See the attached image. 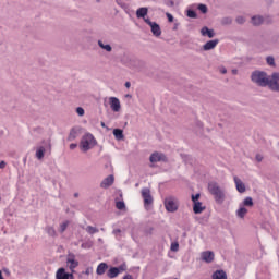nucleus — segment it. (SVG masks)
<instances>
[{"instance_id":"obj_1","label":"nucleus","mask_w":279,"mask_h":279,"mask_svg":"<svg viewBox=\"0 0 279 279\" xmlns=\"http://www.w3.org/2000/svg\"><path fill=\"white\" fill-rule=\"evenodd\" d=\"M95 145H97V140H95V136H93V134H90V133H86L81 138L80 149H81V151L86 154V151H90V149H93V147H95Z\"/></svg>"},{"instance_id":"obj_2","label":"nucleus","mask_w":279,"mask_h":279,"mask_svg":"<svg viewBox=\"0 0 279 279\" xmlns=\"http://www.w3.org/2000/svg\"><path fill=\"white\" fill-rule=\"evenodd\" d=\"M208 191L211 193V195H214V199L217 204H223V202H226V194L217 182H210L208 184Z\"/></svg>"},{"instance_id":"obj_3","label":"nucleus","mask_w":279,"mask_h":279,"mask_svg":"<svg viewBox=\"0 0 279 279\" xmlns=\"http://www.w3.org/2000/svg\"><path fill=\"white\" fill-rule=\"evenodd\" d=\"M252 82L257 84V86H269L270 76H267V73L255 71L252 73Z\"/></svg>"},{"instance_id":"obj_4","label":"nucleus","mask_w":279,"mask_h":279,"mask_svg":"<svg viewBox=\"0 0 279 279\" xmlns=\"http://www.w3.org/2000/svg\"><path fill=\"white\" fill-rule=\"evenodd\" d=\"M47 151H51V144H49L48 142H43L41 145H38L36 147L35 157L37 158V160H43Z\"/></svg>"},{"instance_id":"obj_5","label":"nucleus","mask_w":279,"mask_h":279,"mask_svg":"<svg viewBox=\"0 0 279 279\" xmlns=\"http://www.w3.org/2000/svg\"><path fill=\"white\" fill-rule=\"evenodd\" d=\"M165 208L168 213H175L179 208L178 198L173 196H168L165 202Z\"/></svg>"},{"instance_id":"obj_6","label":"nucleus","mask_w":279,"mask_h":279,"mask_svg":"<svg viewBox=\"0 0 279 279\" xmlns=\"http://www.w3.org/2000/svg\"><path fill=\"white\" fill-rule=\"evenodd\" d=\"M66 265L71 271V274H75V269L80 266V262L75 259V255L69 254L66 258Z\"/></svg>"},{"instance_id":"obj_7","label":"nucleus","mask_w":279,"mask_h":279,"mask_svg":"<svg viewBox=\"0 0 279 279\" xmlns=\"http://www.w3.org/2000/svg\"><path fill=\"white\" fill-rule=\"evenodd\" d=\"M270 90L279 93V73H272L268 83Z\"/></svg>"},{"instance_id":"obj_8","label":"nucleus","mask_w":279,"mask_h":279,"mask_svg":"<svg viewBox=\"0 0 279 279\" xmlns=\"http://www.w3.org/2000/svg\"><path fill=\"white\" fill-rule=\"evenodd\" d=\"M142 197L144 199L145 208H147V206L154 204V197H151V191H149V189H147V187L142 189Z\"/></svg>"},{"instance_id":"obj_9","label":"nucleus","mask_w":279,"mask_h":279,"mask_svg":"<svg viewBox=\"0 0 279 279\" xmlns=\"http://www.w3.org/2000/svg\"><path fill=\"white\" fill-rule=\"evenodd\" d=\"M145 23L147 25H149V27L151 28V33L155 35V36H160L162 34V31L160 29V25H158V23L156 22H151V20L149 19H146L145 20Z\"/></svg>"},{"instance_id":"obj_10","label":"nucleus","mask_w":279,"mask_h":279,"mask_svg":"<svg viewBox=\"0 0 279 279\" xmlns=\"http://www.w3.org/2000/svg\"><path fill=\"white\" fill-rule=\"evenodd\" d=\"M109 106H110L112 112H121V100H119V98L110 97Z\"/></svg>"},{"instance_id":"obj_11","label":"nucleus","mask_w":279,"mask_h":279,"mask_svg":"<svg viewBox=\"0 0 279 279\" xmlns=\"http://www.w3.org/2000/svg\"><path fill=\"white\" fill-rule=\"evenodd\" d=\"M56 279H75L73 272H66V269L59 268L56 272Z\"/></svg>"},{"instance_id":"obj_12","label":"nucleus","mask_w":279,"mask_h":279,"mask_svg":"<svg viewBox=\"0 0 279 279\" xmlns=\"http://www.w3.org/2000/svg\"><path fill=\"white\" fill-rule=\"evenodd\" d=\"M201 260L203 263L210 264L213 260H215V253L213 251H204L201 253Z\"/></svg>"},{"instance_id":"obj_13","label":"nucleus","mask_w":279,"mask_h":279,"mask_svg":"<svg viewBox=\"0 0 279 279\" xmlns=\"http://www.w3.org/2000/svg\"><path fill=\"white\" fill-rule=\"evenodd\" d=\"M150 162H165L167 160V157L162 153H154L150 155L149 158Z\"/></svg>"},{"instance_id":"obj_14","label":"nucleus","mask_w":279,"mask_h":279,"mask_svg":"<svg viewBox=\"0 0 279 279\" xmlns=\"http://www.w3.org/2000/svg\"><path fill=\"white\" fill-rule=\"evenodd\" d=\"M147 14H149V9H147V7H142V8L136 10L137 19H143L144 22H145V20L149 19V17H146Z\"/></svg>"},{"instance_id":"obj_15","label":"nucleus","mask_w":279,"mask_h":279,"mask_svg":"<svg viewBox=\"0 0 279 279\" xmlns=\"http://www.w3.org/2000/svg\"><path fill=\"white\" fill-rule=\"evenodd\" d=\"M233 181L238 193H245V183L239 177H234Z\"/></svg>"},{"instance_id":"obj_16","label":"nucleus","mask_w":279,"mask_h":279,"mask_svg":"<svg viewBox=\"0 0 279 279\" xmlns=\"http://www.w3.org/2000/svg\"><path fill=\"white\" fill-rule=\"evenodd\" d=\"M217 45H219V39H213V40L207 41L203 46V49H204V51H210V50L215 49V47H217Z\"/></svg>"},{"instance_id":"obj_17","label":"nucleus","mask_w":279,"mask_h":279,"mask_svg":"<svg viewBox=\"0 0 279 279\" xmlns=\"http://www.w3.org/2000/svg\"><path fill=\"white\" fill-rule=\"evenodd\" d=\"M112 184H114V175L110 174L100 183V186L101 189H108L109 186H112Z\"/></svg>"},{"instance_id":"obj_18","label":"nucleus","mask_w":279,"mask_h":279,"mask_svg":"<svg viewBox=\"0 0 279 279\" xmlns=\"http://www.w3.org/2000/svg\"><path fill=\"white\" fill-rule=\"evenodd\" d=\"M193 210H194L195 215H201V213H204V210H206V206H204V204H202V202H196L193 205Z\"/></svg>"},{"instance_id":"obj_19","label":"nucleus","mask_w":279,"mask_h":279,"mask_svg":"<svg viewBox=\"0 0 279 279\" xmlns=\"http://www.w3.org/2000/svg\"><path fill=\"white\" fill-rule=\"evenodd\" d=\"M119 274H121V268L118 267H111L108 272L107 276L108 278H117V276H119Z\"/></svg>"},{"instance_id":"obj_20","label":"nucleus","mask_w":279,"mask_h":279,"mask_svg":"<svg viewBox=\"0 0 279 279\" xmlns=\"http://www.w3.org/2000/svg\"><path fill=\"white\" fill-rule=\"evenodd\" d=\"M202 36H207V38H215V31L209 29L207 26L201 29Z\"/></svg>"},{"instance_id":"obj_21","label":"nucleus","mask_w":279,"mask_h":279,"mask_svg":"<svg viewBox=\"0 0 279 279\" xmlns=\"http://www.w3.org/2000/svg\"><path fill=\"white\" fill-rule=\"evenodd\" d=\"M235 215L239 217V219H245V215H247V208H245L243 205H240L235 211Z\"/></svg>"},{"instance_id":"obj_22","label":"nucleus","mask_w":279,"mask_h":279,"mask_svg":"<svg viewBox=\"0 0 279 279\" xmlns=\"http://www.w3.org/2000/svg\"><path fill=\"white\" fill-rule=\"evenodd\" d=\"M77 136H80V129L73 128L70 131V134L68 136V141H75L77 138Z\"/></svg>"},{"instance_id":"obj_23","label":"nucleus","mask_w":279,"mask_h":279,"mask_svg":"<svg viewBox=\"0 0 279 279\" xmlns=\"http://www.w3.org/2000/svg\"><path fill=\"white\" fill-rule=\"evenodd\" d=\"M106 269H108V264L100 263L96 269V274L98 276H104V274H106Z\"/></svg>"},{"instance_id":"obj_24","label":"nucleus","mask_w":279,"mask_h":279,"mask_svg":"<svg viewBox=\"0 0 279 279\" xmlns=\"http://www.w3.org/2000/svg\"><path fill=\"white\" fill-rule=\"evenodd\" d=\"M113 136H114L116 141H123V138L125 137L123 135V130H121V129H114Z\"/></svg>"},{"instance_id":"obj_25","label":"nucleus","mask_w":279,"mask_h":279,"mask_svg":"<svg viewBox=\"0 0 279 279\" xmlns=\"http://www.w3.org/2000/svg\"><path fill=\"white\" fill-rule=\"evenodd\" d=\"M240 206H243L244 208H245V206L247 208H252V206H254V199H252V197L247 196L246 198H244L242 204H240Z\"/></svg>"},{"instance_id":"obj_26","label":"nucleus","mask_w":279,"mask_h":279,"mask_svg":"<svg viewBox=\"0 0 279 279\" xmlns=\"http://www.w3.org/2000/svg\"><path fill=\"white\" fill-rule=\"evenodd\" d=\"M213 279H228V276L226 275V271L217 270L213 274Z\"/></svg>"},{"instance_id":"obj_27","label":"nucleus","mask_w":279,"mask_h":279,"mask_svg":"<svg viewBox=\"0 0 279 279\" xmlns=\"http://www.w3.org/2000/svg\"><path fill=\"white\" fill-rule=\"evenodd\" d=\"M98 46L100 47V49H104L108 53H110V51H112V46H110L109 44H104V41H101V40H98Z\"/></svg>"},{"instance_id":"obj_28","label":"nucleus","mask_w":279,"mask_h":279,"mask_svg":"<svg viewBox=\"0 0 279 279\" xmlns=\"http://www.w3.org/2000/svg\"><path fill=\"white\" fill-rule=\"evenodd\" d=\"M263 16L260 15H255L252 17L251 22L253 25H263Z\"/></svg>"},{"instance_id":"obj_29","label":"nucleus","mask_w":279,"mask_h":279,"mask_svg":"<svg viewBox=\"0 0 279 279\" xmlns=\"http://www.w3.org/2000/svg\"><path fill=\"white\" fill-rule=\"evenodd\" d=\"M86 232H88V234H96V232H99V229L88 226L86 227Z\"/></svg>"},{"instance_id":"obj_30","label":"nucleus","mask_w":279,"mask_h":279,"mask_svg":"<svg viewBox=\"0 0 279 279\" xmlns=\"http://www.w3.org/2000/svg\"><path fill=\"white\" fill-rule=\"evenodd\" d=\"M116 207L118 210H123V208H125V203L123 201H119L116 203Z\"/></svg>"},{"instance_id":"obj_31","label":"nucleus","mask_w":279,"mask_h":279,"mask_svg":"<svg viewBox=\"0 0 279 279\" xmlns=\"http://www.w3.org/2000/svg\"><path fill=\"white\" fill-rule=\"evenodd\" d=\"M198 10L203 14H206V12H208V7H206V4H198Z\"/></svg>"},{"instance_id":"obj_32","label":"nucleus","mask_w":279,"mask_h":279,"mask_svg":"<svg viewBox=\"0 0 279 279\" xmlns=\"http://www.w3.org/2000/svg\"><path fill=\"white\" fill-rule=\"evenodd\" d=\"M189 19H197V13L193 10L187 11Z\"/></svg>"},{"instance_id":"obj_33","label":"nucleus","mask_w":279,"mask_h":279,"mask_svg":"<svg viewBox=\"0 0 279 279\" xmlns=\"http://www.w3.org/2000/svg\"><path fill=\"white\" fill-rule=\"evenodd\" d=\"M266 62H267V64H269V66H274V64H275L274 57H267Z\"/></svg>"},{"instance_id":"obj_34","label":"nucleus","mask_w":279,"mask_h":279,"mask_svg":"<svg viewBox=\"0 0 279 279\" xmlns=\"http://www.w3.org/2000/svg\"><path fill=\"white\" fill-rule=\"evenodd\" d=\"M84 113H85L84 108L82 107L76 108V114H78V117H84Z\"/></svg>"},{"instance_id":"obj_35","label":"nucleus","mask_w":279,"mask_h":279,"mask_svg":"<svg viewBox=\"0 0 279 279\" xmlns=\"http://www.w3.org/2000/svg\"><path fill=\"white\" fill-rule=\"evenodd\" d=\"M66 228H69V221H65V222L61 223L60 231L64 232V230H66Z\"/></svg>"},{"instance_id":"obj_36","label":"nucleus","mask_w":279,"mask_h":279,"mask_svg":"<svg viewBox=\"0 0 279 279\" xmlns=\"http://www.w3.org/2000/svg\"><path fill=\"white\" fill-rule=\"evenodd\" d=\"M93 266H88L85 271L83 274H85V276H90V274H93Z\"/></svg>"},{"instance_id":"obj_37","label":"nucleus","mask_w":279,"mask_h":279,"mask_svg":"<svg viewBox=\"0 0 279 279\" xmlns=\"http://www.w3.org/2000/svg\"><path fill=\"white\" fill-rule=\"evenodd\" d=\"M178 250H180V244H178V243H172V244H171V251H172V252H178Z\"/></svg>"},{"instance_id":"obj_38","label":"nucleus","mask_w":279,"mask_h":279,"mask_svg":"<svg viewBox=\"0 0 279 279\" xmlns=\"http://www.w3.org/2000/svg\"><path fill=\"white\" fill-rule=\"evenodd\" d=\"M192 202L195 204L196 202H199V194L192 195Z\"/></svg>"},{"instance_id":"obj_39","label":"nucleus","mask_w":279,"mask_h":279,"mask_svg":"<svg viewBox=\"0 0 279 279\" xmlns=\"http://www.w3.org/2000/svg\"><path fill=\"white\" fill-rule=\"evenodd\" d=\"M166 16H167L169 23H173V15L171 13H166Z\"/></svg>"},{"instance_id":"obj_40","label":"nucleus","mask_w":279,"mask_h":279,"mask_svg":"<svg viewBox=\"0 0 279 279\" xmlns=\"http://www.w3.org/2000/svg\"><path fill=\"white\" fill-rule=\"evenodd\" d=\"M48 234H50L51 236H53L56 234V230L51 227L48 228Z\"/></svg>"},{"instance_id":"obj_41","label":"nucleus","mask_w":279,"mask_h":279,"mask_svg":"<svg viewBox=\"0 0 279 279\" xmlns=\"http://www.w3.org/2000/svg\"><path fill=\"white\" fill-rule=\"evenodd\" d=\"M236 22L238 23H245V17H243V16H239V17H236Z\"/></svg>"},{"instance_id":"obj_42","label":"nucleus","mask_w":279,"mask_h":279,"mask_svg":"<svg viewBox=\"0 0 279 279\" xmlns=\"http://www.w3.org/2000/svg\"><path fill=\"white\" fill-rule=\"evenodd\" d=\"M257 162H263V155H256Z\"/></svg>"},{"instance_id":"obj_43","label":"nucleus","mask_w":279,"mask_h":279,"mask_svg":"<svg viewBox=\"0 0 279 279\" xmlns=\"http://www.w3.org/2000/svg\"><path fill=\"white\" fill-rule=\"evenodd\" d=\"M113 234L117 236L118 234H121V229H114Z\"/></svg>"},{"instance_id":"obj_44","label":"nucleus","mask_w":279,"mask_h":279,"mask_svg":"<svg viewBox=\"0 0 279 279\" xmlns=\"http://www.w3.org/2000/svg\"><path fill=\"white\" fill-rule=\"evenodd\" d=\"M220 73H222L223 75H226V73H228V70H226V68H221V69H220Z\"/></svg>"},{"instance_id":"obj_45","label":"nucleus","mask_w":279,"mask_h":279,"mask_svg":"<svg viewBox=\"0 0 279 279\" xmlns=\"http://www.w3.org/2000/svg\"><path fill=\"white\" fill-rule=\"evenodd\" d=\"M77 148V144H70V149H76Z\"/></svg>"},{"instance_id":"obj_46","label":"nucleus","mask_w":279,"mask_h":279,"mask_svg":"<svg viewBox=\"0 0 279 279\" xmlns=\"http://www.w3.org/2000/svg\"><path fill=\"white\" fill-rule=\"evenodd\" d=\"M0 169H5V162L4 161L0 162Z\"/></svg>"},{"instance_id":"obj_47","label":"nucleus","mask_w":279,"mask_h":279,"mask_svg":"<svg viewBox=\"0 0 279 279\" xmlns=\"http://www.w3.org/2000/svg\"><path fill=\"white\" fill-rule=\"evenodd\" d=\"M124 86H125V88H130V86H132V84H131L130 82H126V83L124 84Z\"/></svg>"},{"instance_id":"obj_48","label":"nucleus","mask_w":279,"mask_h":279,"mask_svg":"<svg viewBox=\"0 0 279 279\" xmlns=\"http://www.w3.org/2000/svg\"><path fill=\"white\" fill-rule=\"evenodd\" d=\"M0 279H3V272L0 270Z\"/></svg>"},{"instance_id":"obj_49","label":"nucleus","mask_w":279,"mask_h":279,"mask_svg":"<svg viewBox=\"0 0 279 279\" xmlns=\"http://www.w3.org/2000/svg\"><path fill=\"white\" fill-rule=\"evenodd\" d=\"M101 128H106V123L101 122Z\"/></svg>"},{"instance_id":"obj_50","label":"nucleus","mask_w":279,"mask_h":279,"mask_svg":"<svg viewBox=\"0 0 279 279\" xmlns=\"http://www.w3.org/2000/svg\"><path fill=\"white\" fill-rule=\"evenodd\" d=\"M233 73H236V70H233Z\"/></svg>"},{"instance_id":"obj_51","label":"nucleus","mask_w":279,"mask_h":279,"mask_svg":"<svg viewBox=\"0 0 279 279\" xmlns=\"http://www.w3.org/2000/svg\"><path fill=\"white\" fill-rule=\"evenodd\" d=\"M82 247H84V244H82Z\"/></svg>"}]
</instances>
